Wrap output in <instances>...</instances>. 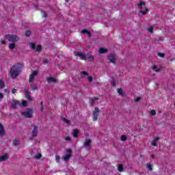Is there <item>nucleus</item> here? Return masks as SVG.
I'll list each match as a JSON object with an SVG mask.
<instances>
[{"label":"nucleus","mask_w":175,"mask_h":175,"mask_svg":"<svg viewBox=\"0 0 175 175\" xmlns=\"http://www.w3.org/2000/svg\"><path fill=\"white\" fill-rule=\"evenodd\" d=\"M24 68V64L23 63H16L14 64L10 68L8 76L11 79H16L21 73L23 68Z\"/></svg>","instance_id":"f257e3e1"},{"label":"nucleus","mask_w":175,"mask_h":175,"mask_svg":"<svg viewBox=\"0 0 175 175\" xmlns=\"http://www.w3.org/2000/svg\"><path fill=\"white\" fill-rule=\"evenodd\" d=\"M138 8L140 10V13L142 14H147V12H148V9L146 6V3L144 1H140L138 3Z\"/></svg>","instance_id":"f03ea898"},{"label":"nucleus","mask_w":175,"mask_h":175,"mask_svg":"<svg viewBox=\"0 0 175 175\" xmlns=\"http://www.w3.org/2000/svg\"><path fill=\"white\" fill-rule=\"evenodd\" d=\"M18 106H20L21 107H25V106H27V101L22 100L21 103H19L18 101L14 100L11 102V107L12 109H17Z\"/></svg>","instance_id":"7ed1b4c3"},{"label":"nucleus","mask_w":175,"mask_h":175,"mask_svg":"<svg viewBox=\"0 0 175 175\" xmlns=\"http://www.w3.org/2000/svg\"><path fill=\"white\" fill-rule=\"evenodd\" d=\"M5 39L9 40V42H18L20 40V38H18V36L14 35V34H8L5 36Z\"/></svg>","instance_id":"20e7f679"},{"label":"nucleus","mask_w":175,"mask_h":175,"mask_svg":"<svg viewBox=\"0 0 175 175\" xmlns=\"http://www.w3.org/2000/svg\"><path fill=\"white\" fill-rule=\"evenodd\" d=\"M21 114L24 117H26V118H32L33 111L32 110V109H27L25 111H22Z\"/></svg>","instance_id":"39448f33"},{"label":"nucleus","mask_w":175,"mask_h":175,"mask_svg":"<svg viewBox=\"0 0 175 175\" xmlns=\"http://www.w3.org/2000/svg\"><path fill=\"white\" fill-rule=\"evenodd\" d=\"M39 72L38 70H34L31 72V74L29 75V83H33V80L38 77V74Z\"/></svg>","instance_id":"423d86ee"},{"label":"nucleus","mask_w":175,"mask_h":175,"mask_svg":"<svg viewBox=\"0 0 175 175\" xmlns=\"http://www.w3.org/2000/svg\"><path fill=\"white\" fill-rule=\"evenodd\" d=\"M29 47L32 50H34V51H40L42 50V45H38L36 47V45L33 42L29 43Z\"/></svg>","instance_id":"0eeeda50"},{"label":"nucleus","mask_w":175,"mask_h":175,"mask_svg":"<svg viewBox=\"0 0 175 175\" xmlns=\"http://www.w3.org/2000/svg\"><path fill=\"white\" fill-rule=\"evenodd\" d=\"M98 117H99V109L98 107H95L94 111L92 113L93 120L97 121Z\"/></svg>","instance_id":"6e6552de"},{"label":"nucleus","mask_w":175,"mask_h":175,"mask_svg":"<svg viewBox=\"0 0 175 175\" xmlns=\"http://www.w3.org/2000/svg\"><path fill=\"white\" fill-rule=\"evenodd\" d=\"M38 127H36V126H33V131H31V134L30 136V139H35V137L38 136Z\"/></svg>","instance_id":"1a4fd4ad"},{"label":"nucleus","mask_w":175,"mask_h":175,"mask_svg":"<svg viewBox=\"0 0 175 175\" xmlns=\"http://www.w3.org/2000/svg\"><path fill=\"white\" fill-rule=\"evenodd\" d=\"M116 55L111 53L109 55L108 59L111 64H116Z\"/></svg>","instance_id":"9d476101"},{"label":"nucleus","mask_w":175,"mask_h":175,"mask_svg":"<svg viewBox=\"0 0 175 175\" xmlns=\"http://www.w3.org/2000/svg\"><path fill=\"white\" fill-rule=\"evenodd\" d=\"M67 154L63 158L64 161H69L71 154H72V150L67 149L66 150Z\"/></svg>","instance_id":"9b49d317"},{"label":"nucleus","mask_w":175,"mask_h":175,"mask_svg":"<svg viewBox=\"0 0 175 175\" xmlns=\"http://www.w3.org/2000/svg\"><path fill=\"white\" fill-rule=\"evenodd\" d=\"M81 75H83L84 76H87L88 81H90V83H92L94 78H92V76H90V74L87 72V71H83L81 72Z\"/></svg>","instance_id":"f8f14e48"},{"label":"nucleus","mask_w":175,"mask_h":175,"mask_svg":"<svg viewBox=\"0 0 175 175\" xmlns=\"http://www.w3.org/2000/svg\"><path fill=\"white\" fill-rule=\"evenodd\" d=\"M75 55H76V57H80L81 59H85V55H84V53H83L81 52L75 51Z\"/></svg>","instance_id":"ddd939ff"},{"label":"nucleus","mask_w":175,"mask_h":175,"mask_svg":"<svg viewBox=\"0 0 175 175\" xmlns=\"http://www.w3.org/2000/svg\"><path fill=\"white\" fill-rule=\"evenodd\" d=\"M9 159V154L5 153L0 157V162H5V161H8Z\"/></svg>","instance_id":"4468645a"},{"label":"nucleus","mask_w":175,"mask_h":175,"mask_svg":"<svg viewBox=\"0 0 175 175\" xmlns=\"http://www.w3.org/2000/svg\"><path fill=\"white\" fill-rule=\"evenodd\" d=\"M47 81H48V83H50L51 84L53 83H57V79H55L53 77H49L47 78Z\"/></svg>","instance_id":"2eb2a0df"},{"label":"nucleus","mask_w":175,"mask_h":175,"mask_svg":"<svg viewBox=\"0 0 175 175\" xmlns=\"http://www.w3.org/2000/svg\"><path fill=\"white\" fill-rule=\"evenodd\" d=\"M158 140H159V137L154 138L151 142L152 146L157 147L158 146Z\"/></svg>","instance_id":"dca6fc26"},{"label":"nucleus","mask_w":175,"mask_h":175,"mask_svg":"<svg viewBox=\"0 0 175 175\" xmlns=\"http://www.w3.org/2000/svg\"><path fill=\"white\" fill-rule=\"evenodd\" d=\"M30 83H31L30 84V90H31V91H35L36 90H38V85H36V84L33 83V82Z\"/></svg>","instance_id":"f3484780"},{"label":"nucleus","mask_w":175,"mask_h":175,"mask_svg":"<svg viewBox=\"0 0 175 175\" xmlns=\"http://www.w3.org/2000/svg\"><path fill=\"white\" fill-rule=\"evenodd\" d=\"M0 136H5V129L2 124H0Z\"/></svg>","instance_id":"a211bd4d"},{"label":"nucleus","mask_w":175,"mask_h":175,"mask_svg":"<svg viewBox=\"0 0 175 175\" xmlns=\"http://www.w3.org/2000/svg\"><path fill=\"white\" fill-rule=\"evenodd\" d=\"M90 145H91V139H86L84 143V146L85 147H90Z\"/></svg>","instance_id":"6ab92c4d"},{"label":"nucleus","mask_w":175,"mask_h":175,"mask_svg":"<svg viewBox=\"0 0 175 175\" xmlns=\"http://www.w3.org/2000/svg\"><path fill=\"white\" fill-rule=\"evenodd\" d=\"M8 47L10 50H14V49H16V44L14 43H10Z\"/></svg>","instance_id":"aec40b11"},{"label":"nucleus","mask_w":175,"mask_h":175,"mask_svg":"<svg viewBox=\"0 0 175 175\" xmlns=\"http://www.w3.org/2000/svg\"><path fill=\"white\" fill-rule=\"evenodd\" d=\"M79 130H74L72 135L74 136V137H79Z\"/></svg>","instance_id":"412c9836"},{"label":"nucleus","mask_w":175,"mask_h":175,"mask_svg":"<svg viewBox=\"0 0 175 175\" xmlns=\"http://www.w3.org/2000/svg\"><path fill=\"white\" fill-rule=\"evenodd\" d=\"M25 95L27 99H28V100H31V96H29V93L28 92L27 90L25 91Z\"/></svg>","instance_id":"4be33fe9"},{"label":"nucleus","mask_w":175,"mask_h":175,"mask_svg":"<svg viewBox=\"0 0 175 175\" xmlns=\"http://www.w3.org/2000/svg\"><path fill=\"white\" fill-rule=\"evenodd\" d=\"M5 88V81L0 79V90H2V88Z\"/></svg>","instance_id":"5701e85b"},{"label":"nucleus","mask_w":175,"mask_h":175,"mask_svg":"<svg viewBox=\"0 0 175 175\" xmlns=\"http://www.w3.org/2000/svg\"><path fill=\"white\" fill-rule=\"evenodd\" d=\"M82 33H86L87 35H88V36H91V32L85 29L82 30Z\"/></svg>","instance_id":"b1692460"},{"label":"nucleus","mask_w":175,"mask_h":175,"mask_svg":"<svg viewBox=\"0 0 175 175\" xmlns=\"http://www.w3.org/2000/svg\"><path fill=\"white\" fill-rule=\"evenodd\" d=\"M99 53H100V54H103V53H107V49H103V48H100L99 49Z\"/></svg>","instance_id":"393cba45"},{"label":"nucleus","mask_w":175,"mask_h":175,"mask_svg":"<svg viewBox=\"0 0 175 175\" xmlns=\"http://www.w3.org/2000/svg\"><path fill=\"white\" fill-rule=\"evenodd\" d=\"M152 70H154V72H159L161 70V68H158L157 66H153L152 68Z\"/></svg>","instance_id":"a878e982"},{"label":"nucleus","mask_w":175,"mask_h":175,"mask_svg":"<svg viewBox=\"0 0 175 175\" xmlns=\"http://www.w3.org/2000/svg\"><path fill=\"white\" fill-rule=\"evenodd\" d=\"M118 172H124V167L122 166V165H119L118 166Z\"/></svg>","instance_id":"bb28decb"},{"label":"nucleus","mask_w":175,"mask_h":175,"mask_svg":"<svg viewBox=\"0 0 175 175\" xmlns=\"http://www.w3.org/2000/svg\"><path fill=\"white\" fill-rule=\"evenodd\" d=\"M34 158L36 159H40V158H42V154L37 153V154L34 155Z\"/></svg>","instance_id":"cd10ccee"},{"label":"nucleus","mask_w":175,"mask_h":175,"mask_svg":"<svg viewBox=\"0 0 175 175\" xmlns=\"http://www.w3.org/2000/svg\"><path fill=\"white\" fill-rule=\"evenodd\" d=\"M86 57H87L88 59H90V61H92V59L94 58V57H92V55H91V53H88L86 55Z\"/></svg>","instance_id":"c85d7f7f"},{"label":"nucleus","mask_w":175,"mask_h":175,"mask_svg":"<svg viewBox=\"0 0 175 175\" xmlns=\"http://www.w3.org/2000/svg\"><path fill=\"white\" fill-rule=\"evenodd\" d=\"M157 55H158V57H160V58H165V53H162L159 52L157 53Z\"/></svg>","instance_id":"c756f323"},{"label":"nucleus","mask_w":175,"mask_h":175,"mask_svg":"<svg viewBox=\"0 0 175 175\" xmlns=\"http://www.w3.org/2000/svg\"><path fill=\"white\" fill-rule=\"evenodd\" d=\"M96 100H98V98H91V99L90 100V105H92V103H94V102H95V101H96Z\"/></svg>","instance_id":"7c9ffc66"},{"label":"nucleus","mask_w":175,"mask_h":175,"mask_svg":"<svg viewBox=\"0 0 175 175\" xmlns=\"http://www.w3.org/2000/svg\"><path fill=\"white\" fill-rule=\"evenodd\" d=\"M55 161L56 162H57L58 163H59L60 161H61V157L58 155L55 156Z\"/></svg>","instance_id":"2f4dec72"},{"label":"nucleus","mask_w":175,"mask_h":175,"mask_svg":"<svg viewBox=\"0 0 175 175\" xmlns=\"http://www.w3.org/2000/svg\"><path fill=\"white\" fill-rule=\"evenodd\" d=\"M146 167L148 169V170H152V165H151L150 163L146 164Z\"/></svg>","instance_id":"473e14b6"},{"label":"nucleus","mask_w":175,"mask_h":175,"mask_svg":"<svg viewBox=\"0 0 175 175\" xmlns=\"http://www.w3.org/2000/svg\"><path fill=\"white\" fill-rule=\"evenodd\" d=\"M118 93L119 94V95H124V91L122 90V89H118Z\"/></svg>","instance_id":"72a5a7b5"},{"label":"nucleus","mask_w":175,"mask_h":175,"mask_svg":"<svg viewBox=\"0 0 175 175\" xmlns=\"http://www.w3.org/2000/svg\"><path fill=\"white\" fill-rule=\"evenodd\" d=\"M25 36H27V38L31 36V31H27L25 33Z\"/></svg>","instance_id":"f704fd0d"},{"label":"nucleus","mask_w":175,"mask_h":175,"mask_svg":"<svg viewBox=\"0 0 175 175\" xmlns=\"http://www.w3.org/2000/svg\"><path fill=\"white\" fill-rule=\"evenodd\" d=\"M13 144H14V146H18V140H17V139H15L13 141Z\"/></svg>","instance_id":"c9c22d12"},{"label":"nucleus","mask_w":175,"mask_h":175,"mask_svg":"<svg viewBox=\"0 0 175 175\" xmlns=\"http://www.w3.org/2000/svg\"><path fill=\"white\" fill-rule=\"evenodd\" d=\"M154 28L152 27H150L148 29V32H150V33H152V32H154Z\"/></svg>","instance_id":"e433bc0d"},{"label":"nucleus","mask_w":175,"mask_h":175,"mask_svg":"<svg viewBox=\"0 0 175 175\" xmlns=\"http://www.w3.org/2000/svg\"><path fill=\"white\" fill-rule=\"evenodd\" d=\"M150 114H151V116H156L157 112L155 111V110L152 109V110L150 111Z\"/></svg>","instance_id":"4c0bfd02"},{"label":"nucleus","mask_w":175,"mask_h":175,"mask_svg":"<svg viewBox=\"0 0 175 175\" xmlns=\"http://www.w3.org/2000/svg\"><path fill=\"white\" fill-rule=\"evenodd\" d=\"M142 99L141 97H137L134 99L135 103H137V102H139L140 100Z\"/></svg>","instance_id":"58836bf2"},{"label":"nucleus","mask_w":175,"mask_h":175,"mask_svg":"<svg viewBox=\"0 0 175 175\" xmlns=\"http://www.w3.org/2000/svg\"><path fill=\"white\" fill-rule=\"evenodd\" d=\"M121 140L122 142H125V140H126V136L122 135V137H121Z\"/></svg>","instance_id":"ea45409f"},{"label":"nucleus","mask_w":175,"mask_h":175,"mask_svg":"<svg viewBox=\"0 0 175 175\" xmlns=\"http://www.w3.org/2000/svg\"><path fill=\"white\" fill-rule=\"evenodd\" d=\"M3 99V94L0 92V100H2Z\"/></svg>","instance_id":"a19ab883"},{"label":"nucleus","mask_w":175,"mask_h":175,"mask_svg":"<svg viewBox=\"0 0 175 175\" xmlns=\"http://www.w3.org/2000/svg\"><path fill=\"white\" fill-rule=\"evenodd\" d=\"M63 121H64V122H66V124H69V120H68L65 118H63Z\"/></svg>","instance_id":"79ce46f5"},{"label":"nucleus","mask_w":175,"mask_h":175,"mask_svg":"<svg viewBox=\"0 0 175 175\" xmlns=\"http://www.w3.org/2000/svg\"><path fill=\"white\" fill-rule=\"evenodd\" d=\"M16 92H17V90L16 89H13L12 90V94H16Z\"/></svg>","instance_id":"37998d69"},{"label":"nucleus","mask_w":175,"mask_h":175,"mask_svg":"<svg viewBox=\"0 0 175 175\" xmlns=\"http://www.w3.org/2000/svg\"><path fill=\"white\" fill-rule=\"evenodd\" d=\"M65 139L68 142H70V137H66Z\"/></svg>","instance_id":"c03bdc74"},{"label":"nucleus","mask_w":175,"mask_h":175,"mask_svg":"<svg viewBox=\"0 0 175 175\" xmlns=\"http://www.w3.org/2000/svg\"><path fill=\"white\" fill-rule=\"evenodd\" d=\"M150 158H152V159H155V155L154 154H150Z\"/></svg>","instance_id":"a18cd8bd"},{"label":"nucleus","mask_w":175,"mask_h":175,"mask_svg":"<svg viewBox=\"0 0 175 175\" xmlns=\"http://www.w3.org/2000/svg\"><path fill=\"white\" fill-rule=\"evenodd\" d=\"M111 85H113L114 87V85H116V83H114V80H113L111 82Z\"/></svg>","instance_id":"49530a36"},{"label":"nucleus","mask_w":175,"mask_h":175,"mask_svg":"<svg viewBox=\"0 0 175 175\" xmlns=\"http://www.w3.org/2000/svg\"><path fill=\"white\" fill-rule=\"evenodd\" d=\"M5 40H1V44H5Z\"/></svg>","instance_id":"de8ad7c7"},{"label":"nucleus","mask_w":175,"mask_h":175,"mask_svg":"<svg viewBox=\"0 0 175 175\" xmlns=\"http://www.w3.org/2000/svg\"><path fill=\"white\" fill-rule=\"evenodd\" d=\"M43 17H46V13H43Z\"/></svg>","instance_id":"09e8293b"},{"label":"nucleus","mask_w":175,"mask_h":175,"mask_svg":"<svg viewBox=\"0 0 175 175\" xmlns=\"http://www.w3.org/2000/svg\"><path fill=\"white\" fill-rule=\"evenodd\" d=\"M40 105H41L42 107H43V102H41Z\"/></svg>","instance_id":"8fccbe9b"},{"label":"nucleus","mask_w":175,"mask_h":175,"mask_svg":"<svg viewBox=\"0 0 175 175\" xmlns=\"http://www.w3.org/2000/svg\"><path fill=\"white\" fill-rule=\"evenodd\" d=\"M5 91L6 92H8V93L10 92L9 90H5Z\"/></svg>","instance_id":"3c124183"},{"label":"nucleus","mask_w":175,"mask_h":175,"mask_svg":"<svg viewBox=\"0 0 175 175\" xmlns=\"http://www.w3.org/2000/svg\"><path fill=\"white\" fill-rule=\"evenodd\" d=\"M66 2H69V0H66Z\"/></svg>","instance_id":"603ef678"}]
</instances>
